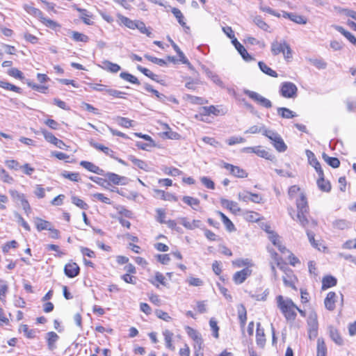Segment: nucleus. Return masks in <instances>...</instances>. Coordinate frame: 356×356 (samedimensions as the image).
I'll use <instances>...</instances> for the list:
<instances>
[{"instance_id": "62", "label": "nucleus", "mask_w": 356, "mask_h": 356, "mask_svg": "<svg viewBox=\"0 0 356 356\" xmlns=\"http://www.w3.org/2000/svg\"><path fill=\"white\" fill-rule=\"evenodd\" d=\"M72 202L73 204H74L78 207L82 209H87L88 205L86 203H85L82 200L79 198L78 197L73 196L72 197Z\"/></svg>"}, {"instance_id": "25", "label": "nucleus", "mask_w": 356, "mask_h": 356, "mask_svg": "<svg viewBox=\"0 0 356 356\" xmlns=\"http://www.w3.org/2000/svg\"><path fill=\"white\" fill-rule=\"evenodd\" d=\"M80 165L88 171L96 173L97 175H102L103 171L98 166L89 161H81Z\"/></svg>"}, {"instance_id": "36", "label": "nucleus", "mask_w": 356, "mask_h": 356, "mask_svg": "<svg viewBox=\"0 0 356 356\" xmlns=\"http://www.w3.org/2000/svg\"><path fill=\"white\" fill-rule=\"evenodd\" d=\"M254 23L263 31L270 32V26L261 18V16H256L253 19Z\"/></svg>"}, {"instance_id": "12", "label": "nucleus", "mask_w": 356, "mask_h": 356, "mask_svg": "<svg viewBox=\"0 0 356 356\" xmlns=\"http://www.w3.org/2000/svg\"><path fill=\"white\" fill-rule=\"evenodd\" d=\"M186 330L188 336L195 341V348L197 347L199 349H201L203 343L201 335L195 330L188 326L186 327Z\"/></svg>"}, {"instance_id": "7", "label": "nucleus", "mask_w": 356, "mask_h": 356, "mask_svg": "<svg viewBox=\"0 0 356 356\" xmlns=\"http://www.w3.org/2000/svg\"><path fill=\"white\" fill-rule=\"evenodd\" d=\"M40 132L42 133L44 138L47 142L53 144L56 147L61 149H67V148L68 147V146L66 145L63 140L57 138L53 134L49 132L46 129H42L40 130Z\"/></svg>"}, {"instance_id": "1", "label": "nucleus", "mask_w": 356, "mask_h": 356, "mask_svg": "<svg viewBox=\"0 0 356 356\" xmlns=\"http://www.w3.org/2000/svg\"><path fill=\"white\" fill-rule=\"evenodd\" d=\"M277 306L288 321H294L298 307L289 298H284L280 295L276 297Z\"/></svg>"}, {"instance_id": "6", "label": "nucleus", "mask_w": 356, "mask_h": 356, "mask_svg": "<svg viewBox=\"0 0 356 356\" xmlns=\"http://www.w3.org/2000/svg\"><path fill=\"white\" fill-rule=\"evenodd\" d=\"M298 88L292 82H283L280 88V95L284 98H295L297 97Z\"/></svg>"}, {"instance_id": "18", "label": "nucleus", "mask_w": 356, "mask_h": 356, "mask_svg": "<svg viewBox=\"0 0 356 356\" xmlns=\"http://www.w3.org/2000/svg\"><path fill=\"white\" fill-rule=\"evenodd\" d=\"M117 17H118V22L120 24H123L130 29H136V22L138 20H135V21L131 20L129 18H128L125 16H123L121 14H118Z\"/></svg>"}, {"instance_id": "42", "label": "nucleus", "mask_w": 356, "mask_h": 356, "mask_svg": "<svg viewBox=\"0 0 356 356\" xmlns=\"http://www.w3.org/2000/svg\"><path fill=\"white\" fill-rule=\"evenodd\" d=\"M218 214L221 217L223 224L229 232H232L235 229L232 222L223 213L218 211Z\"/></svg>"}, {"instance_id": "64", "label": "nucleus", "mask_w": 356, "mask_h": 356, "mask_svg": "<svg viewBox=\"0 0 356 356\" xmlns=\"http://www.w3.org/2000/svg\"><path fill=\"white\" fill-rule=\"evenodd\" d=\"M200 181L202 183V184L207 188L214 189V182L210 178L207 177H202L200 178Z\"/></svg>"}, {"instance_id": "2", "label": "nucleus", "mask_w": 356, "mask_h": 356, "mask_svg": "<svg viewBox=\"0 0 356 356\" xmlns=\"http://www.w3.org/2000/svg\"><path fill=\"white\" fill-rule=\"evenodd\" d=\"M296 207L298 209L296 218L290 211L289 215L293 220H297L301 226L307 228V225L309 224V220L307 216L309 211L307 198L302 193H300L299 194V197L296 198Z\"/></svg>"}, {"instance_id": "30", "label": "nucleus", "mask_w": 356, "mask_h": 356, "mask_svg": "<svg viewBox=\"0 0 356 356\" xmlns=\"http://www.w3.org/2000/svg\"><path fill=\"white\" fill-rule=\"evenodd\" d=\"M329 333L331 339L338 345L343 343V339L341 337L338 330L332 326L329 327Z\"/></svg>"}, {"instance_id": "53", "label": "nucleus", "mask_w": 356, "mask_h": 356, "mask_svg": "<svg viewBox=\"0 0 356 356\" xmlns=\"http://www.w3.org/2000/svg\"><path fill=\"white\" fill-rule=\"evenodd\" d=\"M172 13H173L175 17L177 19L178 22L179 23V24L181 26L185 27L186 26V23L184 22V15L181 13V10H179L178 8H173L172 9Z\"/></svg>"}, {"instance_id": "19", "label": "nucleus", "mask_w": 356, "mask_h": 356, "mask_svg": "<svg viewBox=\"0 0 356 356\" xmlns=\"http://www.w3.org/2000/svg\"><path fill=\"white\" fill-rule=\"evenodd\" d=\"M58 335L54 332H49L46 334L48 348L53 350L56 348V343L58 340Z\"/></svg>"}, {"instance_id": "5", "label": "nucleus", "mask_w": 356, "mask_h": 356, "mask_svg": "<svg viewBox=\"0 0 356 356\" xmlns=\"http://www.w3.org/2000/svg\"><path fill=\"white\" fill-rule=\"evenodd\" d=\"M243 93L247 95L251 99H252L254 102H255L261 106H263L266 108H270L273 106L270 100L263 97L258 92L248 89H245L243 90Z\"/></svg>"}, {"instance_id": "4", "label": "nucleus", "mask_w": 356, "mask_h": 356, "mask_svg": "<svg viewBox=\"0 0 356 356\" xmlns=\"http://www.w3.org/2000/svg\"><path fill=\"white\" fill-rule=\"evenodd\" d=\"M264 135L273 142L274 147L278 152H284L286 150L287 146L280 134L271 130H264Z\"/></svg>"}, {"instance_id": "8", "label": "nucleus", "mask_w": 356, "mask_h": 356, "mask_svg": "<svg viewBox=\"0 0 356 356\" xmlns=\"http://www.w3.org/2000/svg\"><path fill=\"white\" fill-rule=\"evenodd\" d=\"M227 110L222 108V106H203L200 112V116L213 115L218 116L219 115H225Z\"/></svg>"}, {"instance_id": "23", "label": "nucleus", "mask_w": 356, "mask_h": 356, "mask_svg": "<svg viewBox=\"0 0 356 356\" xmlns=\"http://www.w3.org/2000/svg\"><path fill=\"white\" fill-rule=\"evenodd\" d=\"M220 204L222 207L227 208L233 213H237L240 211L238 204L234 201L228 200L225 198H221Z\"/></svg>"}, {"instance_id": "11", "label": "nucleus", "mask_w": 356, "mask_h": 356, "mask_svg": "<svg viewBox=\"0 0 356 356\" xmlns=\"http://www.w3.org/2000/svg\"><path fill=\"white\" fill-rule=\"evenodd\" d=\"M251 274L252 270L249 268H245L234 275L233 280L236 284H242Z\"/></svg>"}, {"instance_id": "39", "label": "nucleus", "mask_w": 356, "mask_h": 356, "mask_svg": "<svg viewBox=\"0 0 356 356\" xmlns=\"http://www.w3.org/2000/svg\"><path fill=\"white\" fill-rule=\"evenodd\" d=\"M327 348L323 339L319 338L317 340V355L316 356H326Z\"/></svg>"}, {"instance_id": "17", "label": "nucleus", "mask_w": 356, "mask_h": 356, "mask_svg": "<svg viewBox=\"0 0 356 356\" xmlns=\"http://www.w3.org/2000/svg\"><path fill=\"white\" fill-rule=\"evenodd\" d=\"M336 299L337 294L332 291L329 292L324 300L325 308L330 311L334 310L335 308Z\"/></svg>"}, {"instance_id": "32", "label": "nucleus", "mask_w": 356, "mask_h": 356, "mask_svg": "<svg viewBox=\"0 0 356 356\" xmlns=\"http://www.w3.org/2000/svg\"><path fill=\"white\" fill-rule=\"evenodd\" d=\"M182 200L184 203L190 206L194 210L198 209L197 208L200 204V200L198 199L191 196H184Z\"/></svg>"}, {"instance_id": "3", "label": "nucleus", "mask_w": 356, "mask_h": 356, "mask_svg": "<svg viewBox=\"0 0 356 356\" xmlns=\"http://www.w3.org/2000/svg\"><path fill=\"white\" fill-rule=\"evenodd\" d=\"M270 51L273 56L282 54L284 59L286 60L292 58V50L290 45L283 39H275L270 44Z\"/></svg>"}, {"instance_id": "24", "label": "nucleus", "mask_w": 356, "mask_h": 356, "mask_svg": "<svg viewBox=\"0 0 356 356\" xmlns=\"http://www.w3.org/2000/svg\"><path fill=\"white\" fill-rule=\"evenodd\" d=\"M180 223L188 229H194L200 227L201 225L200 220H193V221H189L186 218H181Z\"/></svg>"}, {"instance_id": "57", "label": "nucleus", "mask_w": 356, "mask_h": 356, "mask_svg": "<svg viewBox=\"0 0 356 356\" xmlns=\"http://www.w3.org/2000/svg\"><path fill=\"white\" fill-rule=\"evenodd\" d=\"M19 331L23 332L27 338L31 339L35 337V332L33 330H29L27 325H21Z\"/></svg>"}, {"instance_id": "9", "label": "nucleus", "mask_w": 356, "mask_h": 356, "mask_svg": "<svg viewBox=\"0 0 356 356\" xmlns=\"http://www.w3.org/2000/svg\"><path fill=\"white\" fill-rule=\"evenodd\" d=\"M242 152L245 153H254L258 156L261 158L272 160L273 157L266 149H263L261 146L248 147L242 149Z\"/></svg>"}, {"instance_id": "35", "label": "nucleus", "mask_w": 356, "mask_h": 356, "mask_svg": "<svg viewBox=\"0 0 356 356\" xmlns=\"http://www.w3.org/2000/svg\"><path fill=\"white\" fill-rule=\"evenodd\" d=\"M74 8L80 13V18L86 24L90 25L92 24V22L90 19L91 15H90L89 12L86 9L79 8L76 6H74Z\"/></svg>"}, {"instance_id": "27", "label": "nucleus", "mask_w": 356, "mask_h": 356, "mask_svg": "<svg viewBox=\"0 0 356 356\" xmlns=\"http://www.w3.org/2000/svg\"><path fill=\"white\" fill-rule=\"evenodd\" d=\"M308 330H318V323L317 314L315 312H312L307 319Z\"/></svg>"}, {"instance_id": "61", "label": "nucleus", "mask_w": 356, "mask_h": 356, "mask_svg": "<svg viewBox=\"0 0 356 356\" xmlns=\"http://www.w3.org/2000/svg\"><path fill=\"white\" fill-rule=\"evenodd\" d=\"M300 191V188L296 185L291 186L289 189V195L290 198L294 199L296 198V196L297 198L299 197V194L301 193Z\"/></svg>"}, {"instance_id": "31", "label": "nucleus", "mask_w": 356, "mask_h": 356, "mask_svg": "<svg viewBox=\"0 0 356 356\" xmlns=\"http://www.w3.org/2000/svg\"><path fill=\"white\" fill-rule=\"evenodd\" d=\"M323 175L318 176L319 178L317 180V185L320 190L324 192H329L331 190V185L328 181L324 179Z\"/></svg>"}, {"instance_id": "10", "label": "nucleus", "mask_w": 356, "mask_h": 356, "mask_svg": "<svg viewBox=\"0 0 356 356\" xmlns=\"http://www.w3.org/2000/svg\"><path fill=\"white\" fill-rule=\"evenodd\" d=\"M223 167L228 170L229 172L234 177L238 178H245L248 177V172L241 168L238 166L233 165L229 163H223Z\"/></svg>"}, {"instance_id": "41", "label": "nucleus", "mask_w": 356, "mask_h": 356, "mask_svg": "<svg viewBox=\"0 0 356 356\" xmlns=\"http://www.w3.org/2000/svg\"><path fill=\"white\" fill-rule=\"evenodd\" d=\"M170 42H171V44L174 49V50L177 52V54H178L179 57V60L184 63V64H188L189 65L190 63L188 62V60L186 58V56H184V53L181 51V50L180 49V48L177 46V44H176L173 40H170Z\"/></svg>"}, {"instance_id": "47", "label": "nucleus", "mask_w": 356, "mask_h": 356, "mask_svg": "<svg viewBox=\"0 0 356 356\" xmlns=\"http://www.w3.org/2000/svg\"><path fill=\"white\" fill-rule=\"evenodd\" d=\"M72 38L76 42H87L89 40L88 37L81 33L77 31L72 32Z\"/></svg>"}, {"instance_id": "46", "label": "nucleus", "mask_w": 356, "mask_h": 356, "mask_svg": "<svg viewBox=\"0 0 356 356\" xmlns=\"http://www.w3.org/2000/svg\"><path fill=\"white\" fill-rule=\"evenodd\" d=\"M137 69L140 72H142L143 74H145V76H147V77L150 78L151 79H152L153 81H155L156 82H159V81L158 80V75L154 74L152 72H151L149 70L145 68V67H143L140 65H138L137 66Z\"/></svg>"}, {"instance_id": "49", "label": "nucleus", "mask_w": 356, "mask_h": 356, "mask_svg": "<svg viewBox=\"0 0 356 356\" xmlns=\"http://www.w3.org/2000/svg\"><path fill=\"white\" fill-rule=\"evenodd\" d=\"M236 49L245 61H250L253 59L241 44H238V47H236Z\"/></svg>"}, {"instance_id": "51", "label": "nucleus", "mask_w": 356, "mask_h": 356, "mask_svg": "<svg viewBox=\"0 0 356 356\" xmlns=\"http://www.w3.org/2000/svg\"><path fill=\"white\" fill-rule=\"evenodd\" d=\"M0 87L2 88H4V89L8 90H12V91L18 92V93L21 92L20 88H19L15 85H13L10 83L6 82V81H0Z\"/></svg>"}, {"instance_id": "60", "label": "nucleus", "mask_w": 356, "mask_h": 356, "mask_svg": "<svg viewBox=\"0 0 356 356\" xmlns=\"http://www.w3.org/2000/svg\"><path fill=\"white\" fill-rule=\"evenodd\" d=\"M8 74L10 76L19 79L20 80L24 79L22 72L17 68H10L8 70Z\"/></svg>"}, {"instance_id": "56", "label": "nucleus", "mask_w": 356, "mask_h": 356, "mask_svg": "<svg viewBox=\"0 0 356 356\" xmlns=\"http://www.w3.org/2000/svg\"><path fill=\"white\" fill-rule=\"evenodd\" d=\"M62 176L66 179H68L72 181H79V174L77 172H70L65 171L62 173Z\"/></svg>"}, {"instance_id": "43", "label": "nucleus", "mask_w": 356, "mask_h": 356, "mask_svg": "<svg viewBox=\"0 0 356 356\" xmlns=\"http://www.w3.org/2000/svg\"><path fill=\"white\" fill-rule=\"evenodd\" d=\"M234 266L241 268L243 266H246L245 268H249L253 266L252 261L249 259H238L232 261Z\"/></svg>"}, {"instance_id": "45", "label": "nucleus", "mask_w": 356, "mask_h": 356, "mask_svg": "<svg viewBox=\"0 0 356 356\" xmlns=\"http://www.w3.org/2000/svg\"><path fill=\"white\" fill-rule=\"evenodd\" d=\"M324 161L334 168H338L340 165L339 160L336 157H330L325 154H323Z\"/></svg>"}, {"instance_id": "14", "label": "nucleus", "mask_w": 356, "mask_h": 356, "mask_svg": "<svg viewBox=\"0 0 356 356\" xmlns=\"http://www.w3.org/2000/svg\"><path fill=\"white\" fill-rule=\"evenodd\" d=\"M306 155L310 162V164L314 166L318 176L323 175V170L318 160L316 159L314 154L310 150H306Z\"/></svg>"}, {"instance_id": "50", "label": "nucleus", "mask_w": 356, "mask_h": 356, "mask_svg": "<svg viewBox=\"0 0 356 356\" xmlns=\"http://www.w3.org/2000/svg\"><path fill=\"white\" fill-rule=\"evenodd\" d=\"M283 282L286 286L295 288L294 277L291 271H289V273H286V275L283 277Z\"/></svg>"}, {"instance_id": "59", "label": "nucleus", "mask_w": 356, "mask_h": 356, "mask_svg": "<svg viewBox=\"0 0 356 356\" xmlns=\"http://www.w3.org/2000/svg\"><path fill=\"white\" fill-rule=\"evenodd\" d=\"M145 58H146L148 60L151 61L153 63L157 64L160 66H163L167 64V62L161 58H158L156 57H154L152 56H149L148 54L145 55Z\"/></svg>"}, {"instance_id": "13", "label": "nucleus", "mask_w": 356, "mask_h": 356, "mask_svg": "<svg viewBox=\"0 0 356 356\" xmlns=\"http://www.w3.org/2000/svg\"><path fill=\"white\" fill-rule=\"evenodd\" d=\"M80 268L77 264L74 262L68 263L65 266V274L70 278L77 276L79 273Z\"/></svg>"}, {"instance_id": "52", "label": "nucleus", "mask_w": 356, "mask_h": 356, "mask_svg": "<svg viewBox=\"0 0 356 356\" xmlns=\"http://www.w3.org/2000/svg\"><path fill=\"white\" fill-rule=\"evenodd\" d=\"M136 29H138L140 33L147 35L148 37L152 36V32L146 27L144 22L141 21H137Z\"/></svg>"}, {"instance_id": "21", "label": "nucleus", "mask_w": 356, "mask_h": 356, "mask_svg": "<svg viewBox=\"0 0 356 356\" xmlns=\"http://www.w3.org/2000/svg\"><path fill=\"white\" fill-rule=\"evenodd\" d=\"M154 192L155 196L166 201L176 202L177 198L175 195L170 193H165V191L159 189H154Z\"/></svg>"}, {"instance_id": "16", "label": "nucleus", "mask_w": 356, "mask_h": 356, "mask_svg": "<svg viewBox=\"0 0 356 356\" xmlns=\"http://www.w3.org/2000/svg\"><path fill=\"white\" fill-rule=\"evenodd\" d=\"M104 70L110 72L111 73H117L121 69L120 66L116 63H113L109 60H104L102 64L99 65Z\"/></svg>"}, {"instance_id": "15", "label": "nucleus", "mask_w": 356, "mask_h": 356, "mask_svg": "<svg viewBox=\"0 0 356 356\" xmlns=\"http://www.w3.org/2000/svg\"><path fill=\"white\" fill-rule=\"evenodd\" d=\"M128 159L131 161L134 165L139 169L143 170L146 172L150 171V168L149 165L141 159H137L136 156L133 155H129L128 156Z\"/></svg>"}, {"instance_id": "37", "label": "nucleus", "mask_w": 356, "mask_h": 356, "mask_svg": "<svg viewBox=\"0 0 356 356\" xmlns=\"http://www.w3.org/2000/svg\"><path fill=\"white\" fill-rule=\"evenodd\" d=\"M333 227L336 229L343 230L350 227V222L344 219H338L333 222Z\"/></svg>"}, {"instance_id": "54", "label": "nucleus", "mask_w": 356, "mask_h": 356, "mask_svg": "<svg viewBox=\"0 0 356 356\" xmlns=\"http://www.w3.org/2000/svg\"><path fill=\"white\" fill-rule=\"evenodd\" d=\"M163 172L165 175L176 177L182 174V172L176 168L165 167L163 169Z\"/></svg>"}, {"instance_id": "33", "label": "nucleus", "mask_w": 356, "mask_h": 356, "mask_svg": "<svg viewBox=\"0 0 356 356\" xmlns=\"http://www.w3.org/2000/svg\"><path fill=\"white\" fill-rule=\"evenodd\" d=\"M258 65L259 67V69L266 74L272 77H277V73L275 70L269 67L265 63L259 61L258 63Z\"/></svg>"}, {"instance_id": "48", "label": "nucleus", "mask_w": 356, "mask_h": 356, "mask_svg": "<svg viewBox=\"0 0 356 356\" xmlns=\"http://www.w3.org/2000/svg\"><path fill=\"white\" fill-rule=\"evenodd\" d=\"M115 122L125 128H129L133 126V121L124 117H117Z\"/></svg>"}, {"instance_id": "63", "label": "nucleus", "mask_w": 356, "mask_h": 356, "mask_svg": "<svg viewBox=\"0 0 356 356\" xmlns=\"http://www.w3.org/2000/svg\"><path fill=\"white\" fill-rule=\"evenodd\" d=\"M245 138L240 137V136H233L229 138L227 140V143L229 145H234L238 143H245Z\"/></svg>"}, {"instance_id": "29", "label": "nucleus", "mask_w": 356, "mask_h": 356, "mask_svg": "<svg viewBox=\"0 0 356 356\" xmlns=\"http://www.w3.org/2000/svg\"><path fill=\"white\" fill-rule=\"evenodd\" d=\"M283 16L284 17L289 18L291 21L298 24H305L307 23V19L301 15L293 13H284Z\"/></svg>"}, {"instance_id": "44", "label": "nucleus", "mask_w": 356, "mask_h": 356, "mask_svg": "<svg viewBox=\"0 0 356 356\" xmlns=\"http://www.w3.org/2000/svg\"><path fill=\"white\" fill-rule=\"evenodd\" d=\"M120 77L121 79H122L123 80L130 82L131 83L137 84V85L140 84L138 79L135 76H134L128 72H121L120 74Z\"/></svg>"}, {"instance_id": "22", "label": "nucleus", "mask_w": 356, "mask_h": 356, "mask_svg": "<svg viewBox=\"0 0 356 356\" xmlns=\"http://www.w3.org/2000/svg\"><path fill=\"white\" fill-rule=\"evenodd\" d=\"M34 223L38 231L39 232L51 229V227L52 226V224L50 222L40 218H35L34 219Z\"/></svg>"}, {"instance_id": "40", "label": "nucleus", "mask_w": 356, "mask_h": 356, "mask_svg": "<svg viewBox=\"0 0 356 356\" xmlns=\"http://www.w3.org/2000/svg\"><path fill=\"white\" fill-rule=\"evenodd\" d=\"M24 9L30 15H32L39 18L40 19H41V18H42L43 14L40 10H39L32 6H30V5H25Z\"/></svg>"}, {"instance_id": "58", "label": "nucleus", "mask_w": 356, "mask_h": 356, "mask_svg": "<svg viewBox=\"0 0 356 356\" xmlns=\"http://www.w3.org/2000/svg\"><path fill=\"white\" fill-rule=\"evenodd\" d=\"M106 177L110 181L113 182L115 184H120L121 180L124 179V177L112 172L108 173Z\"/></svg>"}, {"instance_id": "55", "label": "nucleus", "mask_w": 356, "mask_h": 356, "mask_svg": "<svg viewBox=\"0 0 356 356\" xmlns=\"http://www.w3.org/2000/svg\"><path fill=\"white\" fill-rule=\"evenodd\" d=\"M0 175L1 180L8 184H11L13 181V178L3 168L0 167Z\"/></svg>"}, {"instance_id": "26", "label": "nucleus", "mask_w": 356, "mask_h": 356, "mask_svg": "<svg viewBox=\"0 0 356 356\" xmlns=\"http://www.w3.org/2000/svg\"><path fill=\"white\" fill-rule=\"evenodd\" d=\"M277 111L279 115L285 119H291L297 116L296 113L285 107H279Z\"/></svg>"}, {"instance_id": "38", "label": "nucleus", "mask_w": 356, "mask_h": 356, "mask_svg": "<svg viewBox=\"0 0 356 356\" xmlns=\"http://www.w3.org/2000/svg\"><path fill=\"white\" fill-rule=\"evenodd\" d=\"M337 284V279L332 276H325L322 280V288L328 289Z\"/></svg>"}, {"instance_id": "20", "label": "nucleus", "mask_w": 356, "mask_h": 356, "mask_svg": "<svg viewBox=\"0 0 356 356\" xmlns=\"http://www.w3.org/2000/svg\"><path fill=\"white\" fill-rule=\"evenodd\" d=\"M256 341L260 347H264L266 342L264 330L261 327L260 323H257Z\"/></svg>"}, {"instance_id": "34", "label": "nucleus", "mask_w": 356, "mask_h": 356, "mask_svg": "<svg viewBox=\"0 0 356 356\" xmlns=\"http://www.w3.org/2000/svg\"><path fill=\"white\" fill-rule=\"evenodd\" d=\"M238 316L240 321L241 327L243 329L247 320L246 309L243 305H240L238 307Z\"/></svg>"}, {"instance_id": "28", "label": "nucleus", "mask_w": 356, "mask_h": 356, "mask_svg": "<svg viewBox=\"0 0 356 356\" xmlns=\"http://www.w3.org/2000/svg\"><path fill=\"white\" fill-rule=\"evenodd\" d=\"M335 30L341 33L345 38H347L352 44L356 45V38L349 31L345 30L342 26H334Z\"/></svg>"}]
</instances>
